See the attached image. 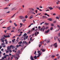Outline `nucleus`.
I'll list each match as a JSON object with an SVG mask.
<instances>
[{
  "mask_svg": "<svg viewBox=\"0 0 60 60\" xmlns=\"http://www.w3.org/2000/svg\"><path fill=\"white\" fill-rule=\"evenodd\" d=\"M29 10H30V11H29V13L30 14H31L32 12H34V10L33 8H29Z\"/></svg>",
  "mask_w": 60,
  "mask_h": 60,
  "instance_id": "obj_1",
  "label": "nucleus"
},
{
  "mask_svg": "<svg viewBox=\"0 0 60 60\" xmlns=\"http://www.w3.org/2000/svg\"><path fill=\"white\" fill-rule=\"evenodd\" d=\"M20 50H18L16 53V55L18 57H20V56H19V54H20Z\"/></svg>",
  "mask_w": 60,
  "mask_h": 60,
  "instance_id": "obj_2",
  "label": "nucleus"
},
{
  "mask_svg": "<svg viewBox=\"0 0 60 60\" xmlns=\"http://www.w3.org/2000/svg\"><path fill=\"white\" fill-rule=\"evenodd\" d=\"M22 44H25L26 45V46H28V43L26 41H23L22 42Z\"/></svg>",
  "mask_w": 60,
  "mask_h": 60,
  "instance_id": "obj_3",
  "label": "nucleus"
},
{
  "mask_svg": "<svg viewBox=\"0 0 60 60\" xmlns=\"http://www.w3.org/2000/svg\"><path fill=\"white\" fill-rule=\"evenodd\" d=\"M19 18L20 19H24L25 17L22 16H20L19 17Z\"/></svg>",
  "mask_w": 60,
  "mask_h": 60,
  "instance_id": "obj_4",
  "label": "nucleus"
},
{
  "mask_svg": "<svg viewBox=\"0 0 60 60\" xmlns=\"http://www.w3.org/2000/svg\"><path fill=\"white\" fill-rule=\"evenodd\" d=\"M15 58V60H18L19 59V58L17 56V55H14Z\"/></svg>",
  "mask_w": 60,
  "mask_h": 60,
  "instance_id": "obj_5",
  "label": "nucleus"
},
{
  "mask_svg": "<svg viewBox=\"0 0 60 60\" xmlns=\"http://www.w3.org/2000/svg\"><path fill=\"white\" fill-rule=\"evenodd\" d=\"M57 43H56L53 45V46H54L55 48H56L57 47Z\"/></svg>",
  "mask_w": 60,
  "mask_h": 60,
  "instance_id": "obj_6",
  "label": "nucleus"
},
{
  "mask_svg": "<svg viewBox=\"0 0 60 60\" xmlns=\"http://www.w3.org/2000/svg\"><path fill=\"white\" fill-rule=\"evenodd\" d=\"M49 31H50V30L48 29L47 30L45 31V33L46 34H47V33H48L49 32Z\"/></svg>",
  "mask_w": 60,
  "mask_h": 60,
  "instance_id": "obj_7",
  "label": "nucleus"
},
{
  "mask_svg": "<svg viewBox=\"0 0 60 60\" xmlns=\"http://www.w3.org/2000/svg\"><path fill=\"white\" fill-rule=\"evenodd\" d=\"M30 59L32 60H34V58H33V57L31 55L30 56Z\"/></svg>",
  "mask_w": 60,
  "mask_h": 60,
  "instance_id": "obj_8",
  "label": "nucleus"
},
{
  "mask_svg": "<svg viewBox=\"0 0 60 60\" xmlns=\"http://www.w3.org/2000/svg\"><path fill=\"white\" fill-rule=\"evenodd\" d=\"M11 27V26H10L9 27H7V30H10V29H11V28H10Z\"/></svg>",
  "mask_w": 60,
  "mask_h": 60,
  "instance_id": "obj_9",
  "label": "nucleus"
},
{
  "mask_svg": "<svg viewBox=\"0 0 60 60\" xmlns=\"http://www.w3.org/2000/svg\"><path fill=\"white\" fill-rule=\"evenodd\" d=\"M0 40V41H2V42H3V43H4V40L3 39H1Z\"/></svg>",
  "mask_w": 60,
  "mask_h": 60,
  "instance_id": "obj_10",
  "label": "nucleus"
},
{
  "mask_svg": "<svg viewBox=\"0 0 60 60\" xmlns=\"http://www.w3.org/2000/svg\"><path fill=\"white\" fill-rule=\"evenodd\" d=\"M4 37H5V38H7V37L9 38L10 37V35L9 34L8 35V36H6L5 35H4Z\"/></svg>",
  "mask_w": 60,
  "mask_h": 60,
  "instance_id": "obj_11",
  "label": "nucleus"
},
{
  "mask_svg": "<svg viewBox=\"0 0 60 60\" xmlns=\"http://www.w3.org/2000/svg\"><path fill=\"white\" fill-rule=\"evenodd\" d=\"M6 58V56H4L3 57H2L1 59H4V58Z\"/></svg>",
  "mask_w": 60,
  "mask_h": 60,
  "instance_id": "obj_12",
  "label": "nucleus"
},
{
  "mask_svg": "<svg viewBox=\"0 0 60 60\" xmlns=\"http://www.w3.org/2000/svg\"><path fill=\"white\" fill-rule=\"evenodd\" d=\"M41 55V52H40V53L38 54V56H37V57H39L40 56V55Z\"/></svg>",
  "mask_w": 60,
  "mask_h": 60,
  "instance_id": "obj_13",
  "label": "nucleus"
},
{
  "mask_svg": "<svg viewBox=\"0 0 60 60\" xmlns=\"http://www.w3.org/2000/svg\"><path fill=\"white\" fill-rule=\"evenodd\" d=\"M56 8H58L59 9V10H60V7H59L58 6H56Z\"/></svg>",
  "mask_w": 60,
  "mask_h": 60,
  "instance_id": "obj_14",
  "label": "nucleus"
},
{
  "mask_svg": "<svg viewBox=\"0 0 60 60\" xmlns=\"http://www.w3.org/2000/svg\"><path fill=\"white\" fill-rule=\"evenodd\" d=\"M59 28L58 30H56L55 31V32H57V31H58L60 29V27Z\"/></svg>",
  "mask_w": 60,
  "mask_h": 60,
  "instance_id": "obj_15",
  "label": "nucleus"
},
{
  "mask_svg": "<svg viewBox=\"0 0 60 60\" xmlns=\"http://www.w3.org/2000/svg\"><path fill=\"white\" fill-rule=\"evenodd\" d=\"M49 8V9L50 10H52L53 8H52L51 7H50Z\"/></svg>",
  "mask_w": 60,
  "mask_h": 60,
  "instance_id": "obj_16",
  "label": "nucleus"
},
{
  "mask_svg": "<svg viewBox=\"0 0 60 60\" xmlns=\"http://www.w3.org/2000/svg\"><path fill=\"white\" fill-rule=\"evenodd\" d=\"M41 50H42V52H44L45 51V49H41Z\"/></svg>",
  "mask_w": 60,
  "mask_h": 60,
  "instance_id": "obj_17",
  "label": "nucleus"
},
{
  "mask_svg": "<svg viewBox=\"0 0 60 60\" xmlns=\"http://www.w3.org/2000/svg\"><path fill=\"white\" fill-rule=\"evenodd\" d=\"M15 41V39H13L12 40V42L13 43L14 42V41Z\"/></svg>",
  "mask_w": 60,
  "mask_h": 60,
  "instance_id": "obj_18",
  "label": "nucleus"
},
{
  "mask_svg": "<svg viewBox=\"0 0 60 60\" xmlns=\"http://www.w3.org/2000/svg\"><path fill=\"white\" fill-rule=\"evenodd\" d=\"M49 42H50V41H49V40H48L47 41V43H49Z\"/></svg>",
  "mask_w": 60,
  "mask_h": 60,
  "instance_id": "obj_19",
  "label": "nucleus"
},
{
  "mask_svg": "<svg viewBox=\"0 0 60 60\" xmlns=\"http://www.w3.org/2000/svg\"><path fill=\"white\" fill-rule=\"evenodd\" d=\"M33 17L32 16V15H31L30 17V19H33Z\"/></svg>",
  "mask_w": 60,
  "mask_h": 60,
  "instance_id": "obj_20",
  "label": "nucleus"
},
{
  "mask_svg": "<svg viewBox=\"0 0 60 60\" xmlns=\"http://www.w3.org/2000/svg\"><path fill=\"white\" fill-rule=\"evenodd\" d=\"M4 36L3 37V38H2L1 39H5V37L4 35Z\"/></svg>",
  "mask_w": 60,
  "mask_h": 60,
  "instance_id": "obj_21",
  "label": "nucleus"
},
{
  "mask_svg": "<svg viewBox=\"0 0 60 60\" xmlns=\"http://www.w3.org/2000/svg\"><path fill=\"white\" fill-rule=\"evenodd\" d=\"M15 14H15L14 15H13L11 16V18H14V16H15Z\"/></svg>",
  "mask_w": 60,
  "mask_h": 60,
  "instance_id": "obj_22",
  "label": "nucleus"
},
{
  "mask_svg": "<svg viewBox=\"0 0 60 60\" xmlns=\"http://www.w3.org/2000/svg\"><path fill=\"white\" fill-rule=\"evenodd\" d=\"M26 35H27V34H26V33H25V34H23V36L24 37L25 36H26Z\"/></svg>",
  "mask_w": 60,
  "mask_h": 60,
  "instance_id": "obj_23",
  "label": "nucleus"
},
{
  "mask_svg": "<svg viewBox=\"0 0 60 60\" xmlns=\"http://www.w3.org/2000/svg\"><path fill=\"white\" fill-rule=\"evenodd\" d=\"M37 56H34V59H37Z\"/></svg>",
  "mask_w": 60,
  "mask_h": 60,
  "instance_id": "obj_24",
  "label": "nucleus"
},
{
  "mask_svg": "<svg viewBox=\"0 0 60 60\" xmlns=\"http://www.w3.org/2000/svg\"><path fill=\"white\" fill-rule=\"evenodd\" d=\"M37 33L36 32L35 33V35L36 36H37Z\"/></svg>",
  "mask_w": 60,
  "mask_h": 60,
  "instance_id": "obj_25",
  "label": "nucleus"
},
{
  "mask_svg": "<svg viewBox=\"0 0 60 60\" xmlns=\"http://www.w3.org/2000/svg\"><path fill=\"white\" fill-rule=\"evenodd\" d=\"M56 19H60V18L58 17V16L56 17Z\"/></svg>",
  "mask_w": 60,
  "mask_h": 60,
  "instance_id": "obj_26",
  "label": "nucleus"
},
{
  "mask_svg": "<svg viewBox=\"0 0 60 60\" xmlns=\"http://www.w3.org/2000/svg\"><path fill=\"white\" fill-rule=\"evenodd\" d=\"M15 46H13V45H12V49H13L15 48Z\"/></svg>",
  "mask_w": 60,
  "mask_h": 60,
  "instance_id": "obj_27",
  "label": "nucleus"
},
{
  "mask_svg": "<svg viewBox=\"0 0 60 60\" xmlns=\"http://www.w3.org/2000/svg\"><path fill=\"white\" fill-rule=\"evenodd\" d=\"M3 9L5 10V9H9V8L8 7H6V8H4Z\"/></svg>",
  "mask_w": 60,
  "mask_h": 60,
  "instance_id": "obj_28",
  "label": "nucleus"
},
{
  "mask_svg": "<svg viewBox=\"0 0 60 60\" xmlns=\"http://www.w3.org/2000/svg\"><path fill=\"white\" fill-rule=\"evenodd\" d=\"M14 25H15V26H17V24H16V23H14Z\"/></svg>",
  "mask_w": 60,
  "mask_h": 60,
  "instance_id": "obj_29",
  "label": "nucleus"
},
{
  "mask_svg": "<svg viewBox=\"0 0 60 60\" xmlns=\"http://www.w3.org/2000/svg\"><path fill=\"white\" fill-rule=\"evenodd\" d=\"M15 8H16L15 7L12 8L11 9L12 11H13V10H14V9H15Z\"/></svg>",
  "mask_w": 60,
  "mask_h": 60,
  "instance_id": "obj_30",
  "label": "nucleus"
},
{
  "mask_svg": "<svg viewBox=\"0 0 60 60\" xmlns=\"http://www.w3.org/2000/svg\"><path fill=\"white\" fill-rule=\"evenodd\" d=\"M12 45H11L10 46L9 48L10 49H11V48L12 47Z\"/></svg>",
  "mask_w": 60,
  "mask_h": 60,
  "instance_id": "obj_31",
  "label": "nucleus"
},
{
  "mask_svg": "<svg viewBox=\"0 0 60 60\" xmlns=\"http://www.w3.org/2000/svg\"><path fill=\"white\" fill-rule=\"evenodd\" d=\"M46 28L44 27L43 28V29L42 30V31H44V30H45V29Z\"/></svg>",
  "mask_w": 60,
  "mask_h": 60,
  "instance_id": "obj_32",
  "label": "nucleus"
},
{
  "mask_svg": "<svg viewBox=\"0 0 60 60\" xmlns=\"http://www.w3.org/2000/svg\"><path fill=\"white\" fill-rule=\"evenodd\" d=\"M41 45H42V44H41V45H40V44H39V48H40V47L41 46Z\"/></svg>",
  "mask_w": 60,
  "mask_h": 60,
  "instance_id": "obj_33",
  "label": "nucleus"
},
{
  "mask_svg": "<svg viewBox=\"0 0 60 60\" xmlns=\"http://www.w3.org/2000/svg\"><path fill=\"white\" fill-rule=\"evenodd\" d=\"M48 20H49V21H51L52 20V19L51 18H49V19H48Z\"/></svg>",
  "mask_w": 60,
  "mask_h": 60,
  "instance_id": "obj_34",
  "label": "nucleus"
},
{
  "mask_svg": "<svg viewBox=\"0 0 60 60\" xmlns=\"http://www.w3.org/2000/svg\"><path fill=\"white\" fill-rule=\"evenodd\" d=\"M16 48H18V47H19V45H17L16 46Z\"/></svg>",
  "mask_w": 60,
  "mask_h": 60,
  "instance_id": "obj_35",
  "label": "nucleus"
},
{
  "mask_svg": "<svg viewBox=\"0 0 60 60\" xmlns=\"http://www.w3.org/2000/svg\"><path fill=\"white\" fill-rule=\"evenodd\" d=\"M6 53H9V51H8L6 50Z\"/></svg>",
  "mask_w": 60,
  "mask_h": 60,
  "instance_id": "obj_36",
  "label": "nucleus"
},
{
  "mask_svg": "<svg viewBox=\"0 0 60 60\" xmlns=\"http://www.w3.org/2000/svg\"><path fill=\"white\" fill-rule=\"evenodd\" d=\"M35 29L34 28H32V29L31 30V31H33Z\"/></svg>",
  "mask_w": 60,
  "mask_h": 60,
  "instance_id": "obj_37",
  "label": "nucleus"
},
{
  "mask_svg": "<svg viewBox=\"0 0 60 60\" xmlns=\"http://www.w3.org/2000/svg\"><path fill=\"white\" fill-rule=\"evenodd\" d=\"M56 38L57 39L58 41H59V38H58V37H56Z\"/></svg>",
  "mask_w": 60,
  "mask_h": 60,
  "instance_id": "obj_38",
  "label": "nucleus"
},
{
  "mask_svg": "<svg viewBox=\"0 0 60 60\" xmlns=\"http://www.w3.org/2000/svg\"><path fill=\"white\" fill-rule=\"evenodd\" d=\"M12 52L11 50V49L9 50V53H11Z\"/></svg>",
  "mask_w": 60,
  "mask_h": 60,
  "instance_id": "obj_39",
  "label": "nucleus"
},
{
  "mask_svg": "<svg viewBox=\"0 0 60 60\" xmlns=\"http://www.w3.org/2000/svg\"><path fill=\"white\" fill-rule=\"evenodd\" d=\"M58 35L59 37V36H60V33H59L58 34Z\"/></svg>",
  "mask_w": 60,
  "mask_h": 60,
  "instance_id": "obj_40",
  "label": "nucleus"
},
{
  "mask_svg": "<svg viewBox=\"0 0 60 60\" xmlns=\"http://www.w3.org/2000/svg\"><path fill=\"white\" fill-rule=\"evenodd\" d=\"M50 30H53V28L52 27H51L50 29Z\"/></svg>",
  "mask_w": 60,
  "mask_h": 60,
  "instance_id": "obj_41",
  "label": "nucleus"
},
{
  "mask_svg": "<svg viewBox=\"0 0 60 60\" xmlns=\"http://www.w3.org/2000/svg\"><path fill=\"white\" fill-rule=\"evenodd\" d=\"M36 9L38 10H40V9L39 8V7H37L36 8Z\"/></svg>",
  "mask_w": 60,
  "mask_h": 60,
  "instance_id": "obj_42",
  "label": "nucleus"
},
{
  "mask_svg": "<svg viewBox=\"0 0 60 60\" xmlns=\"http://www.w3.org/2000/svg\"><path fill=\"white\" fill-rule=\"evenodd\" d=\"M5 44H4V43H2L1 44V46H3V45H4Z\"/></svg>",
  "mask_w": 60,
  "mask_h": 60,
  "instance_id": "obj_43",
  "label": "nucleus"
},
{
  "mask_svg": "<svg viewBox=\"0 0 60 60\" xmlns=\"http://www.w3.org/2000/svg\"><path fill=\"white\" fill-rule=\"evenodd\" d=\"M51 56L52 57H54L55 56H54L53 55H52Z\"/></svg>",
  "mask_w": 60,
  "mask_h": 60,
  "instance_id": "obj_44",
  "label": "nucleus"
},
{
  "mask_svg": "<svg viewBox=\"0 0 60 60\" xmlns=\"http://www.w3.org/2000/svg\"><path fill=\"white\" fill-rule=\"evenodd\" d=\"M57 27H58V28H59V27H60V26L59 25H57Z\"/></svg>",
  "mask_w": 60,
  "mask_h": 60,
  "instance_id": "obj_45",
  "label": "nucleus"
},
{
  "mask_svg": "<svg viewBox=\"0 0 60 60\" xmlns=\"http://www.w3.org/2000/svg\"><path fill=\"white\" fill-rule=\"evenodd\" d=\"M43 23H44V22H42L41 23H40V25H42V24H43Z\"/></svg>",
  "mask_w": 60,
  "mask_h": 60,
  "instance_id": "obj_46",
  "label": "nucleus"
},
{
  "mask_svg": "<svg viewBox=\"0 0 60 60\" xmlns=\"http://www.w3.org/2000/svg\"><path fill=\"white\" fill-rule=\"evenodd\" d=\"M15 27H13L12 28L13 30H14V29H15Z\"/></svg>",
  "mask_w": 60,
  "mask_h": 60,
  "instance_id": "obj_47",
  "label": "nucleus"
},
{
  "mask_svg": "<svg viewBox=\"0 0 60 60\" xmlns=\"http://www.w3.org/2000/svg\"><path fill=\"white\" fill-rule=\"evenodd\" d=\"M57 58L58 59H59V58H60V56H58L57 57Z\"/></svg>",
  "mask_w": 60,
  "mask_h": 60,
  "instance_id": "obj_48",
  "label": "nucleus"
},
{
  "mask_svg": "<svg viewBox=\"0 0 60 60\" xmlns=\"http://www.w3.org/2000/svg\"><path fill=\"white\" fill-rule=\"evenodd\" d=\"M56 37H54V40H56Z\"/></svg>",
  "mask_w": 60,
  "mask_h": 60,
  "instance_id": "obj_49",
  "label": "nucleus"
},
{
  "mask_svg": "<svg viewBox=\"0 0 60 60\" xmlns=\"http://www.w3.org/2000/svg\"><path fill=\"white\" fill-rule=\"evenodd\" d=\"M35 11L36 12V13H37V11H38V10H36Z\"/></svg>",
  "mask_w": 60,
  "mask_h": 60,
  "instance_id": "obj_50",
  "label": "nucleus"
},
{
  "mask_svg": "<svg viewBox=\"0 0 60 60\" xmlns=\"http://www.w3.org/2000/svg\"><path fill=\"white\" fill-rule=\"evenodd\" d=\"M5 42H6V43H5L6 44H8V41H6Z\"/></svg>",
  "mask_w": 60,
  "mask_h": 60,
  "instance_id": "obj_51",
  "label": "nucleus"
},
{
  "mask_svg": "<svg viewBox=\"0 0 60 60\" xmlns=\"http://www.w3.org/2000/svg\"><path fill=\"white\" fill-rule=\"evenodd\" d=\"M51 26H54V24H53L52 23L51 25Z\"/></svg>",
  "mask_w": 60,
  "mask_h": 60,
  "instance_id": "obj_52",
  "label": "nucleus"
},
{
  "mask_svg": "<svg viewBox=\"0 0 60 60\" xmlns=\"http://www.w3.org/2000/svg\"><path fill=\"white\" fill-rule=\"evenodd\" d=\"M25 18H26V19H27V15H26L25 16Z\"/></svg>",
  "mask_w": 60,
  "mask_h": 60,
  "instance_id": "obj_53",
  "label": "nucleus"
},
{
  "mask_svg": "<svg viewBox=\"0 0 60 60\" xmlns=\"http://www.w3.org/2000/svg\"><path fill=\"white\" fill-rule=\"evenodd\" d=\"M43 29V28H41V29L40 30V31H41V30H42Z\"/></svg>",
  "mask_w": 60,
  "mask_h": 60,
  "instance_id": "obj_54",
  "label": "nucleus"
},
{
  "mask_svg": "<svg viewBox=\"0 0 60 60\" xmlns=\"http://www.w3.org/2000/svg\"><path fill=\"white\" fill-rule=\"evenodd\" d=\"M37 35H38V34H39V32H37Z\"/></svg>",
  "mask_w": 60,
  "mask_h": 60,
  "instance_id": "obj_55",
  "label": "nucleus"
},
{
  "mask_svg": "<svg viewBox=\"0 0 60 60\" xmlns=\"http://www.w3.org/2000/svg\"><path fill=\"white\" fill-rule=\"evenodd\" d=\"M48 28H49V27L48 26L46 27V29L47 30V29H48Z\"/></svg>",
  "mask_w": 60,
  "mask_h": 60,
  "instance_id": "obj_56",
  "label": "nucleus"
},
{
  "mask_svg": "<svg viewBox=\"0 0 60 60\" xmlns=\"http://www.w3.org/2000/svg\"><path fill=\"white\" fill-rule=\"evenodd\" d=\"M28 36H26V39H27V38H28Z\"/></svg>",
  "mask_w": 60,
  "mask_h": 60,
  "instance_id": "obj_57",
  "label": "nucleus"
},
{
  "mask_svg": "<svg viewBox=\"0 0 60 60\" xmlns=\"http://www.w3.org/2000/svg\"><path fill=\"white\" fill-rule=\"evenodd\" d=\"M7 50H10V49L9 48H8L7 49Z\"/></svg>",
  "mask_w": 60,
  "mask_h": 60,
  "instance_id": "obj_58",
  "label": "nucleus"
},
{
  "mask_svg": "<svg viewBox=\"0 0 60 60\" xmlns=\"http://www.w3.org/2000/svg\"><path fill=\"white\" fill-rule=\"evenodd\" d=\"M22 22H23V23H25V20H22Z\"/></svg>",
  "mask_w": 60,
  "mask_h": 60,
  "instance_id": "obj_59",
  "label": "nucleus"
},
{
  "mask_svg": "<svg viewBox=\"0 0 60 60\" xmlns=\"http://www.w3.org/2000/svg\"><path fill=\"white\" fill-rule=\"evenodd\" d=\"M14 32V31L13 30H12L11 31V33H12V32Z\"/></svg>",
  "mask_w": 60,
  "mask_h": 60,
  "instance_id": "obj_60",
  "label": "nucleus"
},
{
  "mask_svg": "<svg viewBox=\"0 0 60 60\" xmlns=\"http://www.w3.org/2000/svg\"><path fill=\"white\" fill-rule=\"evenodd\" d=\"M36 51H35V52H34V54H36Z\"/></svg>",
  "mask_w": 60,
  "mask_h": 60,
  "instance_id": "obj_61",
  "label": "nucleus"
},
{
  "mask_svg": "<svg viewBox=\"0 0 60 60\" xmlns=\"http://www.w3.org/2000/svg\"><path fill=\"white\" fill-rule=\"evenodd\" d=\"M20 25H21H21H23V24L22 23H20Z\"/></svg>",
  "mask_w": 60,
  "mask_h": 60,
  "instance_id": "obj_62",
  "label": "nucleus"
},
{
  "mask_svg": "<svg viewBox=\"0 0 60 60\" xmlns=\"http://www.w3.org/2000/svg\"><path fill=\"white\" fill-rule=\"evenodd\" d=\"M10 57H9L8 58V60H10Z\"/></svg>",
  "mask_w": 60,
  "mask_h": 60,
  "instance_id": "obj_63",
  "label": "nucleus"
},
{
  "mask_svg": "<svg viewBox=\"0 0 60 60\" xmlns=\"http://www.w3.org/2000/svg\"><path fill=\"white\" fill-rule=\"evenodd\" d=\"M4 60H7V58H5V59H4Z\"/></svg>",
  "mask_w": 60,
  "mask_h": 60,
  "instance_id": "obj_64",
  "label": "nucleus"
}]
</instances>
